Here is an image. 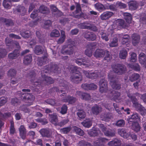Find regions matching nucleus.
<instances>
[{"label": "nucleus", "instance_id": "1", "mask_svg": "<svg viewBox=\"0 0 146 146\" xmlns=\"http://www.w3.org/2000/svg\"><path fill=\"white\" fill-rule=\"evenodd\" d=\"M45 71L44 69H42L41 70V74L42 80H38L36 79V72L32 71L29 73V77L31 81L35 83H37L36 85L41 84V83L44 84H51L53 83L54 81L53 79L50 77L44 74Z\"/></svg>", "mask_w": 146, "mask_h": 146}, {"label": "nucleus", "instance_id": "2", "mask_svg": "<svg viewBox=\"0 0 146 146\" xmlns=\"http://www.w3.org/2000/svg\"><path fill=\"white\" fill-rule=\"evenodd\" d=\"M78 27L80 29H87L94 31H98L97 27L89 21H86L79 24Z\"/></svg>", "mask_w": 146, "mask_h": 146}, {"label": "nucleus", "instance_id": "3", "mask_svg": "<svg viewBox=\"0 0 146 146\" xmlns=\"http://www.w3.org/2000/svg\"><path fill=\"white\" fill-rule=\"evenodd\" d=\"M113 71L119 75H121L126 71V67L123 65L118 64L112 66Z\"/></svg>", "mask_w": 146, "mask_h": 146}, {"label": "nucleus", "instance_id": "4", "mask_svg": "<svg viewBox=\"0 0 146 146\" xmlns=\"http://www.w3.org/2000/svg\"><path fill=\"white\" fill-rule=\"evenodd\" d=\"M42 69H44L46 73H47L48 71L56 73H59L60 72V69L58 67L57 65L54 63H50L49 66H45Z\"/></svg>", "mask_w": 146, "mask_h": 146}, {"label": "nucleus", "instance_id": "5", "mask_svg": "<svg viewBox=\"0 0 146 146\" xmlns=\"http://www.w3.org/2000/svg\"><path fill=\"white\" fill-rule=\"evenodd\" d=\"M21 98L26 103H29L27 105L29 106L31 104L34 99L33 95L27 93H21Z\"/></svg>", "mask_w": 146, "mask_h": 146}, {"label": "nucleus", "instance_id": "6", "mask_svg": "<svg viewBox=\"0 0 146 146\" xmlns=\"http://www.w3.org/2000/svg\"><path fill=\"white\" fill-rule=\"evenodd\" d=\"M128 96L130 99L134 107L136 108L139 105L140 106V104L138 102L137 99H138L139 97H140L141 98V95L140 94L138 93H136L133 95L128 94Z\"/></svg>", "mask_w": 146, "mask_h": 146}, {"label": "nucleus", "instance_id": "7", "mask_svg": "<svg viewBox=\"0 0 146 146\" xmlns=\"http://www.w3.org/2000/svg\"><path fill=\"white\" fill-rule=\"evenodd\" d=\"M99 127L106 136L113 137L115 135V133L111 129H108L103 124H100Z\"/></svg>", "mask_w": 146, "mask_h": 146}, {"label": "nucleus", "instance_id": "8", "mask_svg": "<svg viewBox=\"0 0 146 146\" xmlns=\"http://www.w3.org/2000/svg\"><path fill=\"white\" fill-rule=\"evenodd\" d=\"M99 85L100 87V91L102 93H105L108 90L107 82L105 78L100 80L99 82Z\"/></svg>", "mask_w": 146, "mask_h": 146}, {"label": "nucleus", "instance_id": "9", "mask_svg": "<svg viewBox=\"0 0 146 146\" xmlns=\"http://www.w3.org/2000/svg\"><path fill=\"white\" fill-rule=\"evenodd\" d=\"M108 78L110 80V84L112 88L114 89L119 90L121 88V85L117 83L115 80V77L112 75L109 74Z\"/></svg>", "mask_w": 146, "mask_h": 146}, {"label": "nucleus", "instance_id": "10", "mask_svg": "<svg viewBox=\"0 0 146 146\" xmlns=\"http://www.w3.org/2000/svg\"><path fill=\"white\" fill-rule=\"evenodd\" d=\"M82 35L88 40L93 41L96 38V35L94 33L87 31L83 32Z\"/></svg>", "mask_w": 146, "mask_h": 146}, {"label": "nucleus", "instance_id": "11", "mask_svg": "<svg viewBox=\"0 0 146 146\" xmlns=\"http://www.w3.org/2000/svg\"><path fill=\"white\" fill-rule=\"evenodd\" d=\"M96 44L94 43H90L87 45V48L85 51V54L88 57L92 55V51L96 48Z\"/></svg>", "mask_w": 146, "mask_h": 146}, {"label": "nucleus", "instance_id": "12", "mask_svg": "<svg viewBox=\"0 0 146 146\" xmlns=\"http://www.w3.org/2000/svg\"><path fill=\"white\" fill-rule=\"evenodd\" d=\"M39 132L43 137L50 138L52 136V130L49 128L42 129L40 130Z\"/></svg>", "mask_w": 146, "mask_h": 146}, {"label": "nucleus", "instance_id": "13", "mask_svg": "<svg viewBox=\"0 0 146 146\" xmlns=\"http://www.w3.org/2000/svg\"><path fill=\"white\" fill-rule=\"evenodd\" d=\"M109 141V139L105 137H100L97 140L94 141V146H105V143Z\"/></svg>", "mask_w": 146, "mask_h": 146}, {"label": "nucleus", "instance_id": "14", "mask_svg": "<svg viewBox=\"0 0 146 146\" xmlns=\"http://www.w3.org/2000/svg\"><path fill=\"white\" fill-rule=\"evenodd\" d=\"M71 81L75 83H79L82 80V76L79 74H74L70 77Z\"/></svg>", "mask_w": 146, "mask_h": 146}, {"label": "nucleus", "instance_id": "15", "mask_svg": "<svg viewBox=\"0 0 146 146\" xmlns=\"http://www.w3.org/2000/svg\"><path fill=\"white\" fill-rule=\"evenodd\" d=\"M48 118L50 122L56 126L58 121V117L56 113H53L52 114H49Z\"/></svg>", "mask_w": 146, "mask_h": 146}, {"label": "nucleus", "instance_id": "16", "mask_svg": "<svg viewBox=\"0 0 146 146\" xmlns=\"http://www.w3.org/2000/svg\"><path fill=\"white\" fill-rule=\"evenodd\" d=\"M83 73L87 77L91 79H94L97 78L99 75V73L97 72L89 73L87 71L83 70Z\"/></svg>", "mask_w": 146, "mask_h": 146}, {"label": "nucleus", "instance_id": "17", "mask_svg": "<svg viewBox=\"0 0 146 146\" xmlns=\"http://www.w3.org/2000/svg\"><path fill=\"white\" fill-rule=\"evenodd\" d=\"M113 15L111 12L106 11L102 13L100 16V19L102 21L108 20Z\"/></svg>", "mask_w": 146, "mask_h": 146}, {"label": "nucleus", "instance_id": "18", "mask_svg": "<svg viewBox=\"0 0 146 146\" xmlns=\"http://www.w3.org/2000/svg\"><path fill=\"white\" fill-rule=\"evenodd\" d=\"M117 132L118 134L124 138H128L130 135V134L127 130L124 129H119L118 130Z\"/></svg>", "mask_w": 146, "mask_h": 146}, {"label": "nucleus", "instance_id": "19", "mask_svg": "<svg viewBox=\"0 0 146 146\" xmlns=\"http://www.w3.org/2000/svg\"><path fill=\"white\" fill-rule=\"evenodd\" d=\"M105 54V51L102 49H96L94 55L96 58L103 57Z\"/></svg>", "mask_w": 146, "mask_h": 146}, {"label": "nucleus", "instance_id": "20", "mask_svg": "<svg viewBox=\"0 0 146 146\" xmlns=\"http://www.w3.org/2000/svg\"><path fill=\"white\" fill-rule=\"evenodd\" d=\"M19 50L18 49H16L13 52L8 54V58L9 59L11 60L15 59L19 56Z\"/></svg>", "mask_w": 146, "mask_h": 146}, {"label": "nucleus", "instance_id": "21", "mask_svg": "<svg viewBox=\"0 0 146 146\" xmlns=\"http://www.w3.org/2000/svg\"><path fill=\"white\" fill-rule=\"evenodd\" d=\"M88 134L90 136L95 137L98 135L100 131L98 129L94 128L88 131Z\"/></svg>", "mask_w": 146, "mask_h": 146}, {"label": "nucleus", "instance_id": "22", "mask_svg": "<svg viewBox=\"0 0 146 146\" xmlns=\"http://www.w3.org/2000/svg\"><path fill=\"white\" fill-rule=\"evenodd\" d=\"M102 111L101 107L95 105L92 108L91 111L93 114L96 115H98Z\"/></svg>", "mask_w": 146, "mask_h": 146}, {"label": "nucleus", "instance_id": "23", "mask_svg": "<svg viewBox=\"0 0 146 146\" xmlns=\"http://www.w3.org/2000/svg\"><path fill=\"white\" fill-rule=\"evenodd\" d=\"M0 21L7 27L13 26L14 25L13 22L10 19L1 18H0Z\"/></svg>", "mask_w": 146, "mask_h": 146}, {"label": "nucleus", "instance_id": "24", "mask_svg": "<svg viewBox=\"0 0 146 146\" xmlns=\"http://www.w3.org/2000/svg\"><path fill=\"white\" fill-rule=\"evenodd\" d=\"M132 43L133 45L135 46L139 43L140 41V36L137 34H133L132 36Z\"/></svg>", "mask_w": 146, "mask_h": 146}, {"label": "nucleus", "instance_id": "25", "mask_svg": "<svg viewBox=\"0 0 146 146\" xmlns=\"http://www.w3.org/2000/svg\"><path fill=\"white\" fill-rule=\"evenodd\" d=\"M20 135L21 138L23 139H25L26 137V130L23 125L20 126L19 129Z\"/></svg>", "mask_w": 146, "mask_h": 146}, {"label": "nucleus", "instance_id": "26", "mask_svg": "<svg viewBox=\"0 0 146 146\" xmlns=\"http://www.w3.org/2000/svg\"><path fill=\"white\" fill-rule=\"evenodd\" d=\"M44 51L43 48L42 46L39 45H36L34 48V52L37 55L42 54Z\"/></svg>", "mask_w": 146, "mask_h": 146}, {"label": "nucleus", "instance_id": "27", "mask_svg": "<svg viewBox=\"0 0 146 146\" xmlns=\"http://www.w3.org/2000/svg\"><path fill=\"white\" fill-rule=\"evenodd\" d=\"M129 9L131 10H134L138 7V4L136 1H132L130 2L128 4Z\"/></svg>", "mask_w": 146, "mask_h": 146}, {"label": "nucleus", "instance_id": "28", "mask_svg": "<svg viewBox=\"0 0 146 146\" xmlns=\"http://www.w3.org/2000/svg\"><path fill=\"white\" fill-rule=\"evenodd\" d=\"M77 114L80 119H83L86 116V113L83 111L82 109L78 108Z\"/></svg>", "mask_w": 146, "mask_h": 146}, {"label": "nucleus", "instance_id": "29", "mask_svg": "<svg viewBox=\"0 0 146 146\" xmlns=\"http://www.w3.org/2000/svg\"><path fill=\"white\" fill-rule=\"evenodd\" d=\"M121 141L117 139H116L113 140L109 142L108 145L109 146H118L120 145Z\"/></svg>", "mask_w": 146, "mask_h": 146}, {"label": "nucleus", "instance_id": "30", "mask_svg": "<svg viewBox=\"0 0 146 146\" xmlns=\"http://www.w3.org/2000/svg\"><path fill=\"white\" fill-rule=\"evenodd\" d=\"M100 35H101V38L103 40L106 41H108L109 40V35L108 33H106L105 32L104 30H102L99 31Z\"/></svg>", "mask_w": 146, "mask_h": 146}, {"label": "nucleus", "instance_id": "31", "mask_svg": "<svg viewBox=\"0 0 146 146\" xmlns=\"http://www.w3.org/2000/svg\"><path fill=\"white\" fill-rule=\"evenodd\" d=\"M74 49L73 46L69 47L68 49L65 50H62L61 52L63 54L71 55L72 54Z\"/></svg>", "mask_w": 146, "mask_h": 146}, {"label": "nucleus", "instance_id": "32", "mask_svg": "<svg viewBox=\"0 0 146 146\" xmlns=\"http://www.w3.org/2000/svg\"><path fill=\"white\" fill-rule=\"evenodd\" d=\"M39 11L41 13L43 14L48 13L50 12L49 9L43 5L40 6L39 9Z\"/></svg>", "mask_w": 146, "mask_h": 146}, {"label": "nucleus", "instance_id": "33", "mask_svg": "<svg viewBox=\"0 0 146 146\" xmlns=\"http://www.w3.org/2000/svg\"><path fill=\"white\" fill-rule=\"evenodd\" d=\"M140 119L139 116L136 113H134L131 115V117L129 118V121L130 122H133L137 120H139Z\"/></svg>", "mask_w": 146, "mask_h": 146}, {"label": "nucleus", "instance_id": "34", "mask_svg": "<svg viewBox=\"0 0 146 146\" xmlns=\"http://www.w3.org/2000/svg\"><path fill=\"white\" fill-rule=\"evenodd\" d=\"M76 99L75 98L72 96H68L66 99L63 100L64 102H68L70 104H73L76 101Z\"/></svg>", "mask_w": 146, "mask_h": 146}, {"label": "nucleus", "instance_id": "35", "mask_svg": "<svg viewBox=\"0 0 146 146\" xmlns=\"http://www.w3.org/2000/svg\"><path fill=\"white\" fill-rule=\"evenodd\" d=\"M32 60V56L31 54H29L25 56L23 62L25 64L27 65L31 63Z\"/></svg>", "mask_w": 146, "mask_h": 146}, {"label": "nucleus", "instance_id": "36", "mask_svg": "<svg viewBox=\"0 0 146 146\" xmlns=\"http://www.w3.org/2000/svg\"><path fill=\"white\" fill-rule=\"evenodd\" d=\"M139 61L140 63L143 64L146 62V56L143 53L141 52L139 54Z\"/></svg>", "mask_w": 146, "mask_h": 146}, {"label": "nucleus", "instance_id": "37", "mask_svg": "<svg viewBox=\"0 0 146 146\" xmlns=\"http://www.w3.org/2000/svg\"><path fill=\"white\" fill-rule=\"evenodd\" d=\"M111 115L110 113H103L101 116V120L105 121H109V120L110 118Z\"/></svg>", "mask_w": 146, "mask_h": 146}, {"label": "nucleus", "instance_id": "38", "mask_svg": "<svg viewBox=\"0 0 146 146\" xmlns=\"http://www.w3.org/2000/svg\"><path fill=\"white\" fill-rule=\"evenodd\" d=\"M84 60V59L82 58H77L74 59V61H75L76 63L80 65H82L84 66H86V67H88V65L83 63Z\"/></svg>", "mask_w": 146, "mask_h": 146}, {"label": "nucleus", "instance_id": "39", "mask_svg": "<svg viewBox=\"0 0 146 146\" xmlns=\"http://www.w3.org/2000/svg\"><path fill=\"white\" fill-rule=\"evenodd\" d=\"M17 12L20 13L22 15L25 14L26 12V10L23 6H20L18 7L15 10Z\"/></svg>", "mask_w": 146, "mask_h": 146}, {"label": "nucleus", "instance_id": "40", "mask_svg": "<svg viewBox=\"0 0 146 146\" xmlns=\"http://www.w3.org/2000/svg\"><path fill=\"white\" fill-rule=\"evenodd\" d=\"M122 38V43L123 44H125L127 43L129 40L130 37L127 35H122L121 36Z\"/></svg>", "mask_w": 146, "mask_h": 146}, {"label": "nucleus", "instance_id": "41", "mask_svg": "<svg viewBox=\"0 0 146 146\" xmlns=\"http://www.w3.org/2000/svg\"><path fill=\"white\" fill-rule=\"evenodd\" d=\"M135 108L140 112L141 115H143L146 114V109L141 104Z\"/></svg>", "mask_w": 146, "mask_h": 146}, {"label": "nucleus", "instance_id": "42", "mask_svg": "<svg viewBox=\"0 0 146 146\" xmlns=\"http://www.w3.org/2000/svg\"><path fill=\"white\" fill-rule=\"evenodd\" d=\"M131 127L136 132L139 131L140 127L139 124L137 122H133L132 123Z\"/></svg>", "mask_w": 146, "mask_h": 146}, {"label": "nucleus", "instance_id": "43", "mask_svg": "<svg viewBox=\"0 0 146 146\" xmlns=\"http://www.w3.org/2000/svg\"><path fill=\"white\" fill-rule=\"evenodd\" d=\"M127 55V51L124 49L121 50L119 53V57L121 59H125Z\"/></svg>", "mask_w": 146, "mask_h": 146}, {"label": "nucleus", "instance_id": "44", "mask_svg": "<svg viewBox=\"0 0 146 146\" xmlns=\"http://www.w3.org/2000/svg\"><path fill=\"white\" fill-rule=\"evenodd\" d=\"M11 2L10 0H4L3 5L6 9H10L11 6Z\"/></svg>", "mask_w": 146, "mask_h": 146}, {"label": "nucleus", "instance_id": "45", "mask_svg": "<svg viewBox=\"0 0 146 146\" xmlns=\"http://www.w3.org/2000/svg\"><path fill=\"white\" fill-rule=\"evenodd\" d=\"M74 131L77 134L80 136H83L84 135V132L81 129L75 126L74 127Z\"/></svg>", "mask_w": 146, "mask_h": 146}, {"label": "nucleus", "instance_id": "46", "mask_svg": "<svg viewBox=\"0 0 146 146\" xmlns=\"http://www.w3.org/2000/svg\"><path fill=\"white\" fill-rule=\"evenodd\" d=\"M45 102L48 104L52 106H55L56 105V101L54 99H48L45 100Z\"/></svg>", "mask_w": 146, "mask_h": 146}, {"label": "nucleus", "instance_id": "47", "mask_svg": "<svg viewBox=\"0 0 146 146\" xmlns=\"http://www.w3.org/2000/svg\"><path fill=\"white\" fill-rule=\"evenodd\" d=\"M81 123L83 126L87 128H89L92 125V122L89 119H87Z\"/></svg>", "mask_w": 146, "mask_h": 146}, {"label": "nucleus", "instance_id": "48", "mask_svg": "<svg viewBox=\"0 0 146 146\" xmlns=\"http://www.w3.org/2000/svg\"><path fill=\"white\" fill-rule=\"evenodd\" d=\"M71 129L70 127H66L61 129L60 130V132L62 133L68 134V133Z\"/></svg>", "mask_w": 146, "mask_h": 146}, {"label": "nucleus", "instance_id": "49", "mask_svg": "<svg viewBox=\"0 0 146 146\" xmlns=\"http://www.w3.org/2000/svg\"><path fill=\"white\" fill-rule=\"evenodd\" d=\"M139 77V74L134 73L130 77L129 79L131 82H133L138 80Z\"/></svg>", "mask_w": 146, "mask_h": 146}, {"label": "nucleus", "instance_id": "50", "mask_svg": "<svg viewBox=\"0 0 146 146\" xmlns=\"http://www.w3.org/2000/svg\"><path fill=\"white\" fill-rule=\"evenodd\" d=\"M17 73V71L14 69H11L8 72L7 74L9 76L11 77L14 76Z\"/></svg>", "mask_w": 146, "mask_h": 146}, {"label": "nucleus", "instance_id": "51", "mask_svg": "<svg viewBox=\"0 0 146 146\" xmlns=\"http://www.w3.org/2000/svg\"><path fill=\"white\" fill-rule=\"evenodd\" d=\"M116 25L117 26H120L122 28H124L126 26V24L124 21L122 20H119L116 22Z\"/></svg>", "mask_w": 146, "mask_h": 146}, {"label": "nucleus", "instance_id": "52", "mask_svg": "<svg viewBox=\"0 0 146 146\" xmlns=\"http://www.w3.org/2000/svg\"><path fill=\"white\" fill-rule=\"evenodd\" d=\"M79 146H93L89 142L84 141H81L78 143Z\"/></svg>", "mask_w": 146, "mask_h": 146}, {"label": "nucleus", "instance_id": "53", "mask_svg": "<svg viewBox=\"0 0 146 146\" xmlns=\"http://www.w3.org/2000/svg\"><path fill=\"white\" fill-rule=\"evenodd\" d=\"M68 121L69 120L68 119H65L59 122L58 121L56 126L58 125L60 127H62L68 123Z\"/></svg>", "mask_w": 146, "mask_h": 146}, {"label": "nucleus", "instance_id": "54", "mask_svg": "<svg viewBox=\"0 0 146 146\" xmlns=\"http://www.w3.org/2000/svg\"><path fill=\"white\" fill-rule=\"evenodd\" d=\"M129 67L136 71H139L140 68L139 65L137 64H130Z\"/></svg>", "mask_w": 146, "mask_h": 146}, {"label": "nucleus", "instance_id": "55", "mask_svg": "<svg viewBox=\"0 0 146 146\" xmlns=\"http://www.w3.org/2000/svg\"><path fill=\"white\" fill-rule=\"evenodd\" d=\"M47 36L45 35H42V36L38 38L39 42L41 44L45 42L47 40Z\"/></svg>", "mask_w": 146, "mask_h": 146}, {"label": "nucleus", "instance_id": "56", "mask_svg": "<svg viewBox=\"0 0 146 146\" xmlns=\"http://www.w3.org/2000/svg\"><path fill=\"white\" fill-rule=\"evenodd\" d=\"M50 36L52 37H58L60 35L59 31L56 30H53L50 33Z\"/></svg>", "mask_w": 146, "mask_h": 146}, {"label": "nucleus", "instance_id": "57", "mask_svg": "<svg viewBox=\"0 0 146 146\" xmlns=\"http://www.w3.org/2000/svg\"><path fill=\"white\" fill-rule=\"evenodd\" d=\"M7 98L2 97L0 98V107L4 106L7 102Z\"/></svg>", "mask_w": 146, "mask_h": 146}, {"label": "nucleus", "instance_id": "58", "mask_svg": "<svg viewBox=\"0 0 146 146\" xmlns=\"http://www.w3.org/2000/svg\"><path fill=\"white\" fill-rule=\"evenodd\" d=\"M7 54V52L5 49L0 48V58L5 57Z\"/></svg>", "mask_w": 146, "mask_h": 146}, {"label": "nucleus", "instance_id": "59", "mask_svg": "<svg viewBox=\"0 0 146 146\" xmlns=\"http://www.w3.org/2000/svg\"><path fill=\"white\" fill-rule=\"evenodd\" d=\"M117 39L116 38L113 39V41L109 45L110 47H115L117 45Z\"/></svg>", "mask_w": 146, "mask_h": 146}, {"label": "nucleus", "instance_id": "60", "mask_svg": "<svg viewBox=\"0 0 146 146\" xmlns=\"http://www.w3.org/2000/svg\"><path fill=\"white\" fill-rule=\"evenodd\" d=\"M106 53V54L104 58L105 60H106L107 62H108L112 58L111 55L110 54L109 52L108 51H105V53Z\"/></svg>", "mask_w": 146, "mask_h": 146}, {"label": "nucleus", "instance_id": "61", "mask_svg": "<svg viewBox=\"0 0 146 146\" xmlns=\"http://www.w3.org/2000/svg\"><path fill=\"white\" fill-rule=\"evenodd\" d=\"M50 9L52 12L53 13H55V14H58V13H60V15H61L62 13L59 11L57 8L54 5H52L50 7Z\"/></svg>", "mask_w": 146, "mask_h": 146}, {"label": "nucleus", "instance_id": "62", "mask_svg": "<svg viewBox=\"0 0 146 146\" xmlns=\"http://www.w3.org/2000/svg\"><path fill=\"white\" fill-rule=\"evenodd\" d=\"M125 124V121L123 119H120L118 120L116 123V125L119 127H123Z\"/></svg>", "mask_w": 146, "mask_h": 146}, {"label": "nucleus", "instance_id": "63", "mask_svg": "<svg viewBox=\"0 0 146 146\" xmlns=\"http://www.w3.org/2000/svg\"><path fill=\"white\" fill-rule=\"evenodd\" d=\"M10 133L11 135H13L15 133V129L13 122L11 121V122Z\"/></svg>", "mask_w": 146, "mask_h": 146}, {"label": "nucleus", "instance_id": "64", "mask_svg": "<svg viewBox=\"0 0 146 146\" xmlns=\"http://www.w3.org/2000/svg\"><path fill=\"white\" fill-rule=\"evenodd\" d=\"M68 107L66 105L64 104L61 108V110L60 113L62 114H64L67 113Z\"/></svg>", "mask_w": 146, "mask_h": 146}]
</instances>
